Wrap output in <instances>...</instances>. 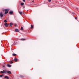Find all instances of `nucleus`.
<instances>
[{
    "instance_id": "3",
    "label": "nucleus",
    "mask_w": 79,
    "mask_h": 79,
    "mask_svg": "<svg viewBox=\"0 0 79 79\" xmlns=\"http://www.w3.org/2000/svg\"><path fill=\"white\" fill-rule=\"evenodd\" d=\"M4 25L6 27H8V24H7V23H4Z\"/></svg>"
},
{
    "instance_id": "27",
    "label": "nucleus",
    "mask_w": 79,
    "mask_h": 79,
    "mask_svg": "<svg viewBox=\"0 0 79 79\" xmlns=\"http://www.w3.org/2000/svg\"><path fill=\"white\" fill-rule=\"evenodd\" d=\"M73 15H74V13L73 12Z\"/></svg>"
},
{
    "instance_id": "2",
    "label": "nucleus",
    "mask_w": 79,
    "mask_h": 79,
    "mask_svg": "<svg viewBox=\"0 0 79 79\" xmlns=\"http://www.w3.org/2000/svg\"><path fill=\"white\" fill-rule=\"evenodd\" d=\"M4 78H5V79H9V77H8L7 76H5L4 77Z\"/></svg>"
},
{
    "instance_id": "13",
    "label": "nucleus",
    "mask_w": 79,
    "mask_h": 79,
    "mask_svg": "<svg viewBox=\"0 0 79 79\" xmlns=\"http://www.w3.org/2000/svg\"><path fill=\"white\" fill-rule=\"evenodd\" d=\"M15 62H16V61H18V60H17V59L15 58Z\"/></svg>"
},
{
    "instance_id": "15",
    "label": "nucleus",
    "mask_w": 79,
    "mask_h": 79,
    "mask_svg": "<svg viewBox=\"0 0 79 79\" xmlns=\"http://www.w3.org/2000/svg\"><path fill=\"white\" fill-rule=\"evenodd\" d=\"M4 23H7V22H8V21L6 20H5L4 21Z\"/></svg>"
},
{
    "instance_id": "10",
    "label": "nucleus",
    "mask_w": 79,
    "mask_h": 79,
    "mask_svg": "<svg viewBox=\"0 0 79 79\" xmlns=\"http://www.w3.org/2000/svg\"><path fill=\"white\" fill-rule=\"evenodd\" d=\"M5 12L8 11V10L7 9H6L5 10Z\"/></svg>"
},
{
    "instance_id": "7",
    "label": "nucleus",
    "mask_w": 79,
    "mask_h": 79,
    "mask_svg": "<svg viewBox=\"0 0 79 79\" xmlns=\"http://www.w3.org/2000/svg\"><path fill=\"white\" fill-rule=\"evenodd\" d=\"M15 31H16V32H19V30H18V29H16L15 30Z\"/></svg>"
},
{
    "instance_id": "20",
    "label": "nucleus",
    "mask_w": 79,
    "mask_h": 79,
    "mask_svg": "<svg viewBox=\"0 0 79 79\" xmlns=\"http://www.w3.org/2000/svg\"><path fill=\"white\" fill-rule=\"evenodd\" d=\"M21 30H23V27H21Z\"/></svg>"
},
{
    "instance_id": "29",
    "label": "nucleus",
    "mask_w": 79,
    "mask_h": 79,
    "mask_svg": "<svg viewBox=\"0 0 79 79\" xmlns=\"http://www.w3.org/2000/svg\"><path fill=\"white\" fill-rule=\"evenodd\" d=\"M75 19H77V18L76 17H75Z\"/></svg>"
},
{
    "instance_id": "22",
    "label": "nucleus",
    "mask_w": 79,
    "mask_h": 79,
    "mask_svg": "<svg viewBox=\"0 0 79 79\" xmlns=\"http://www.w3.org/2000/svg\"><path fill=\"white\" fill-rule=\"evenodd\" d=\"M20 77H23V76H22V75H20Z\"/></svg>"
},
{
    "instance_id": "11",
    "label": "nucleus",
    "mask_w": 79,
    "mask_h": 79,
    "mask_svg": "<svg viewBox=\"0 0 79 79\" xmlns=\"http://www.w3.org/2000/svg\"><path fill=\"white\" fill-rule=\"evenodd\" d=\"M19 14H20V15H23V13H22V12L19 11Z\"/></svg>"
},
{
    "instance_id": "9",
    "label": "nucleus",
    "mask_w": 79,
    "mask_h": 79,
    "mask_svg": "<svg viewBox=\"0 0 79 79\" xmlns=\"http://www.w3.org/2000/svg\"><path fill=\"white\" fill-rule=\"evenodd\" d=\"M3 73H6V70H3Z\"/></svg>"
},
{
    "instance_id": "8",
    "label": "nucleus",
    "mask_w": 79,
    "mask_h": 79,
    "mask_svg": "<svg viewBox=\"0 0 79 79\" xmlns=\"http://www.w3.org/2000/svg\"><path fill=\"white\" fill-rule=\"evenodd\" d=\"M12 25H13V23H10L9 26L10 27H12L11 26H12Z\"/></svg>"
},
{
    "instance_id": "17",
    "label": "nucleus",
    "mask_w": 79,
    "mask_h": 79,
    "mask_svg": "<svg viewBox=\"0 0 79 79\" xmlns=\"http://www.w3.org/2000/svg\"><path fill=\"white\" fill-rule=\"evenodd\" d=\"M3 74L0 75V77H3Z\"/></svg>"
},
{
    "instance_id": "25",
    "label": "nucleus",
    "mask_w": 79,
    "mask_h": 79,
    "mask_svg": "<svg viewBox=\"0 0 79 79\" xmlns=\"http://www.w3.org/2000/svg\"><path fill=\"white\" fill-rule=\"evenodd\" d=\"M15 27H16V24H15Z\"/></svg>"
},
{
    "instance_id": "21",
    "label": "nucleus",
    "mask_w": 79,
    "mask_h": 79,
    "mask_svg": "<svg viewBox=\"0 0 79 79\" xmlns=\"http://www.w3.org/2000/svg\"><path fill=\"white\" fill-rule=\"evenodd\" d=\"M21 40H24V39H21Z\"/></svg>"
},
{
    "instance_id": "14",
    "label": "nucleus",
    "mask_w": 79,
    "mask_h": 79,
    "mask_svg": "<svg viewBox=\"0 0 79 79\" xmlns=\"http://www.w3.org/2000/svg\"><path fill=\"white\" fill-rule=\"evenodd\" d=\"M24 3H21V5H22V6L24 5Z\"/></svg>"
},
{
    "instance_id": "23",
    "label": "nucleus",
    "mask_w": 79,
    "mask_h": 79,
    "mask_svg": "<svg viewBox=\"0 0 79 79\" xmlns=\"http://www.w3.org/2000/svg\"><path fill=\"white\" fill-rule=\"evenodd\" d=\"M13 61H11V62H10V64H13Z\"/></svg>"
},
{
    "instance_id": "24",
    "label": "nucleus",
    "mask_w": 79,
    "mask_h": 79,
    "mask_svg": "<svg viewBox=\"0 0 79 79\" xmlns=\"http://www.w3.org/2000/svg\"><path fill=\"white\" fill-rule=\"evenodd\" d=\"M25 1H26L25 0H23V2H25Z\"/></svg>"
},
{
    "instance_id": "28",
    "label": "nucleus",
    "mask_w": 79,
    "mask_h": 79,
    "mask_svg": "<svg viewBox=\"0 0 79 79\" xmlns=\"http://www.w3.org/2000/svg\"><path fill=\"white\" fill-rule=\"evenodd\" d=\"M34 2V1H32V2L33 3V2Z\"/></svg>"
},
{
    "instance_id": "4",
    "label": "nucleus",
    "mask_w": 79,
    "mask_h": 79,
    "mask_svg": "<svg viewBox=\"0 0 79 79\" xmlns=\"http://www.w3.org/2000/svg\"><path fill=\"white\" fill-rule=\"evenodd\" d=\"M13 13V12L12 11L9 12V14H10V15H12Z\"/></svg>"
},
{
    "instance_id": "16",
    "label": "nucleus",
    "mask_w": 79,
    "mask_h": 79,
    "mask_svg": "<svg viewBox=\"0 0 79 79\" xmlns=\"http://www.w3.org/2000/svg\"><path fill=\"white\" fill-rule=\"evenodd\" d=\"M0 73H2V74H4V73H3V71H1L0 72Z\"/></svg>"
},
{
    "instance_id": "18",
    "label": "nucleus",
    "mask_w": 79,
    "mask_h": 79,
    "mask_svg": "<svg viewBox=\"0 0 79 79\" xmlns=\"http://www.w3.org/2000/svg\"><path fill=\"white\" fill-rule=\"evenodd\" d=\"M12 55H13V56H16V54H12Z\"/></svg>"
},
{
    "instance_id": "1",
    "label": "nucleus",
    "mask_w": 79,
    "mask_h": 79,
    "mask_svg": "<svg viewBox=\"0 0 79 79\" xmlns=\"http://www.w3.org/2000/svg\"><path fill=\"white\" fill-rule=\"evenodd\" d=\"M0 17L1 18H2V17H3V12H1L0 14Z\"/></svg>"
},
{
    "instance_id": "19",
    "label": "nucleus",
    "mask_w": 79,
    "mask_h": 79,
    "mask_svg": "<svg viewBox=\"0 0 79 79\" xmlns=\"http://www.w3.org/2000/svg\"><path fill=\"white\" fill-rule=\"evenodd\" d=\"M8 13V11L5 12V14H7V13Z\"/></svg>"
},
{
    "instance_id": "5",
    "label": "nucleus",
    "mask_w": 79,
    "mask_h": 79,
    "mask_svg": "<svg viewBox=\"0 0 79 79\" xmlns=\"http://www.w3.org/2000/svg\"><path fill=\"white\" fill-rule=\"evenodd\" d=\"M7 66L8 67H9V68H11V65L9 64H7Z\"/></svg>"
},
{
    "instance_id": "6",
    "label": "nucleus",
    "mask_w": 79,
    "mask_h": 79,
    "mask_svg": "<svg viewBox=\"0 0 79 79\" xmlns=\"http://www.w3.org/2000/svg\"><path fill=\"white\" fill-rule=\"evenodd\" d=\"M7 73H8V74H11V72L10 71H8L7 72Z\"/></svg>"
},
{
    "instance_id": "26",
    "label": "nucleus",
    "mask_w": 79,
    "mask_h": 79,
    "mask_svg": "<svg viewBox=\"0 0 79 79\" xmlns=\"http://www.w3.org/2000/svg\"><path fill=\"white\" fill-rule=\"evenodd\" d=\"M48 1H49V2H51V0H48Z\"/></svg>"
},
{
    "instance_id": "12",
    "label": "nucleus",
    "mask_w": 79,
    "mask_h": 79,
    "mask_svg": "<svg viewBox=\"0 0 79 79\" xmlns=\"http://www.w3.org/2000/svg\"><path fill=\"white\" fill-rule=\"evenodd\" d=\"M32 28H33V25H31V29H32Z\"/></svg>"
}]
</instances>
